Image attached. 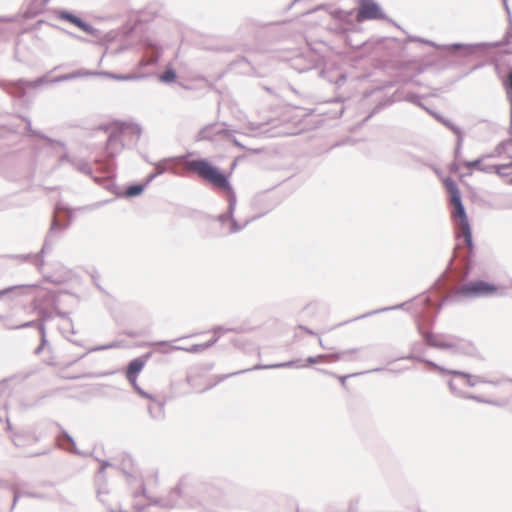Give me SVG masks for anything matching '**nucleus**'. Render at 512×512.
I'll return each mask as SVG.
<instances>
[{"label":"nucleus","instance_id":"obj_39","mask_svg":"<svg viewBox=\"0 0 512 512\" xmlns=\"http://www.w3.org/2000/svg\"><path fill=\"white\" fill-rule=\"evenodd\" d=\"M482 159L483 158H477L475 160H472V161H465L464 162V166H466L468 169H477L479 170V167H482Z\"/></svg>","mask_w":512,"mask_h":512},{"label":"nucleus","instance_id":"obj_23","mask_svg":"<svg viewBox=\"0 0 512 512\" xmlns=\"http://www.w3.org/2000/svg\"><path fill=\"white\" fill-rule=\"evenodd\" d=\"M415 159L416 157L406 150L398 149L395 151L394 163L397 165H409Z\"/></svg>","mask_w":512,"mask_h":512},{"label":"nucleus","instance_id":"obj_5","mask_svg":"<svg viewBox=\"0 0 512 512\" xmlns=\"http://www.w3.org/2000/svg\"><path fill=\"white\" fill-rule=\"evenodd\" d=\"M450 204L452 206L451 217L455 221L456 225V239L458 241H460V239H463L464 245L468 248V255L465 259V262L467 266H470L472 258L475 255V246L473 242L472 228L469 223L466 209L463 204L462 198L452 200L450 201Z\"/></svg>","mask_w":512,"mask_h":512},{"label":"nucleus","instance_id":"obj_26","mask_svg":"<svg viewBox=\"0 0 512 512\" xmlns=\"http://www.w3.org/2000/svg\"><path fill=\"white\" fill-rule=\"evenodd\" d=\"M405 101L407 102H410V103H413L415 105H417L418 107L422 108L423 110H425L429 115H430V112H435L434 110H432L431 108L427 107L422 101H421V96L416 94V93H408L405 98H404Z\"/></svg>","mask_w":512,"mask_h":512},{"label":"nucleus","instance_id":"obj_47","mask_svg":"<svg viewBox=\"0 0 512 512\" xmlns=\"http://www.w3.org/2000/svg\"><path fill=\"white\" fill-rule=\"evenodd\" d=\"M503 2V6H504V9L506 11L507 14H510L511 11H510V8H509V5H508V0H502Z\"/></svg>","mask_w":512,"mask_h":512},{"label":"nucleus","instance_id":"obj_28","mask_svg":"<svg viewBox=\"0 0 512 512\" xmlns=\"http://www.w3.org/2000/svg\"><path fill=\"white\" fill-rule=\"evenodd\" d=\"M512 54L511 50H504L498 53V55L494 58V66L497 74L501 73V64L508 65L506 61V56Z\"/></svg>","mask_w":512,"mask_h":512},{"label":"nucleus","instance_id":"obj_2","mask_svg":"<svg viewBox=\"0 0 512 512\" xmlns=\"http://www.w3.org/2000/svg\"><path fill=\"white\" fill-rule=\"evenodd\" d=\"M223 497L222 488L213 479H194L182 477L178 485L169 493V499L164 505L174 507L177 499L183 498L191 506L217 503Z\"/></svg>","mask_w":512,"mask_h":512},{"label":"nucleus","instance_id":"obj_36","mask_svg":"<svg viewBox=\"0 0 512 512\" xmlns=\"http://www.w3.org/2000/svg\"><path fill=\"white\" fill-rule=\"evenodd\" d=\"M142 127L136 122L130 121V136L135 135L138 139L141 137Z\"/></svg>","mask_w":512,"mask_h":512},{"label":"nucleus","instance_id":"obj_8","mask_svg":"<svg viewBox=\"0 0 512 512\" xmlns=\"http://www.w3.org/2000/svg\"><path fill=\"white\" fill-rule=\"evenodd\" d=\"M387 15L375 0H359V7L356 14L357 22L366 20H387Z\"/></svg>","mask_w":512,"mask_h":512},{"label":"nucleus","instance_id":"obj_3","mask_svg":"<svg viewBox=\"0 0 512 512\" xmlns=\"http://www.w3.org/2000/svg\"><path fill=\"white\" fill-rule=\"evenodd\" d=\"M289 66L300 74L315 70L318 76L326 78L337 87L344 85L347 79L345 73L338 72L336 77H334L332 75L333 71H326L323 68V57L311 49H306L291 57Z\"/></svg>","mask_w":512,"mask_h":512},{"label":"nucleus","instance_id":"obj_49","mask_svg":"<svg viewBox=\"0 0 512 512\" xmlns=\"http://www.w3.org/2000/svg\"><path fill=\"white\" fill-rule=\"evenodd\" d=\"M142 77H144V75H141V74H134V75H132V74H130L129 79L130 80H132V79H140Z\"/></svg>","mask_w":512,"mask_h":512},{"label":"nucleus","instance_id":"obj_35","mask_svg":"<svg viewBox=\"0 0 512 512\" xmlns=\"http://www.w3.org/2000/svg\"><path fill=\"white\" fill-rule=\"evenodd\" d=\"M130 385L134 388V390L142 397L150 400V399H153V395L144 391L137 383V379L135 380V382H130Z\"/></svg>","mask_w":512,"mask_h":512},{"label":"nucleus","instance_id":"obj_1","mask_svg":"<svg viewBox=\"0 0 512 512\" xmlns=\"http://www.w3.org/2000/svg\"><path fill=\"white\" fill-rule=\"evenodd\" d=\"M186 166L190 171L197 173L202 179L208 181L214 188L225 192L228 202L227 211L218 215L216 219L221 224H225L227 221H230V234L242 231L248 225L250 220H246L241 224L234 217L237 196L229 181V174H225L218 167L214 166L210 161L204 158L189 160L186 163Z\"/></svg>","mask_w":512,"mask_h":512},{"label":"nucleus","instance_id":"obj_7","mask_svg":"<svg viewBox=\"0 0 512 512\" xmlns=\"http://www.w3.org/2000/svg\"><path fill=\"white\" fill-rule=\"evenodd\" d=\"M511 42H512L511 31H506L502 40H500V41L491 42V43L482 42V43H474V44L452 43V44L443 45L442 49H445L452 53L462 51L463 55L468 56V55H473L477 51L482 50L486 47H490V48L500 47L503 45H508Z\"/></svg>","mask_w":512,"mask_h":512},{"label":"nucleus","instance_id":"obj_59","mask_svg":"<svg viewBox=\"0 0 512 512\" xmlns=\"http://www.w3.org/2000/svg\"><path fill=\"white\" fill-rule=\"evenodd\" d=\"M392 86V83H388L385 87H391Z\"/></svg>","mask_w":512,"mask_h":512},{"label":"nucleus","instance_id":"obj_55","mask_svg":"<svg viewBox=\"0 0 512 512\" xmlns=\"http://www.w3.org/2000/svg\"><path fill=\"white\" fill-rule=\"evenodd\" d=\"M319 343H320L321 347L325 348L324 343H322L321 339H319Z\"/></svg>","mask_w":512,"mask_h":512},{"label":"nucleus","instance_id":"obj_14","mask_svg":"<svg viewBox=\"0 0 512 512\" xmlns=\"http://www.w3.org/2000/svg\"><path fill=\"white\" fill-rule=\"evenodd\" d=\"M405 359L409 360H416L418 362L425 363L429 365L430 367L434 368L435 370L439 371L442 375H452L454 378H456V372H461L460 370H453V369H447L436 362L426 359L422 357L421 355L415 353V349H413V352L410 353L408 356L405 357ZM458 383V379H454Z\"/></svg>","mask_w":512,"mask_h":512},{"label":"nucleus","instance_id":"obj_17","mask_svg":"<svg viewBox=\"0 0 512 512\" xmlns=\"http://www.w3.org/2000/svg\"><path fill=\"white\" fill-rule=\"evenodd\" d=\"M448 386H449V389L451 390V392L456 396V397H459V398H462V399H471V400H474L478 403H484V404H488V401L489 399H486L482 396H479V395H475V394H471V393H467V392H464L462 391L459 387H458V384L455 380H449L448 381Z\"/></svg>","mask_w":512,"mask_h":512},{"label":"nucleus","instance_id":"obj_44","mask_svg":"<svg viewBox=\"0 0 512 512\" xmlns=\"http://www.w3.org/2000/svg\"><path fill=\"white\" fill-rule=\"evenodd\" d=\"M382 89H383V87L378 86V87L374 88L373 90H371L370 92H366L364 94V96L365 97H369V96H371V95H373L375 93H380L382 91Z\"/></svg>","mask_w":512,"mask_h":512},{"label":"nucleus","instance_id":"obj_18","mask_svg":"<svg viewBox=\"0 0 512 512\" xmlns=\"http://www.w3.org/2000/svg\"><path fill=\"white\" fill-rule=\"evenodd\" d=\"M165 404V399H159L153 396V399H150V403L148 404L147 407L150 416L155 420L163 419Z\"/></svg>","mask_w":512,"mask_h":512},{"label":"nucleus","instance_id":"obj_16","mask_svg":"<svg viewBox=\"0 0 512 512\" xmlns=\"http://www.w3.org/2000/svg\"><path fill=\"white\" fill-rule=\"evenodd\" d=\"M58 18L71 23L72 25L78 27L85 33L93 32V28L89 24L85 23L82 19H80L72 13H69L67 11H60L58 13Z\"/></svg>","mask_w":512,"mask_h":512},{"label":"nucleus","instance_id":"obj_57","mask_svg":"<svg viewBox=\"0 0 512 512\" xmlns=\"http://www.w3.org/2000/svg\"><path fill=\"white\" fill-rule=\"evenodd\" d=\"M479 67H480L479 65L474 66V67L472 68V71H473V70H476V69H477V68H479Z\"/></svg>","mask_w":512,"mask_h":512},{"label":"nucleus","instance_id":"obj_32","mask_svg":"<svg viewBox=\"0 0 512 512\" xmlns=\"http://www.w3.org/2000/svg\"><path fill=\"white\" fill-rule=\"evenodd\" d=\"M382 370H383L382 368H375V369H372V370H368L366 372L352 373V374H348V375H344V376H339V380L341 382L342 387H346V380L348 378L356 377V376L362 375L364 373L379 372V371H382Z\"/></svg>","mask_w":512,"mask_h":512},{"label":"nucleus","instance_id":"obj_41","mask_svg":"<svg viewBox=\"0 0 512 512\" xmlns=\"http://www.w3.org/2000/svg\"><path fill=\"white\" fill-rule=\"evenodd\" d=\"M408 40L410 42H422V43L430 45V46H436V44L433 41L426 40V39H423V38H420V37H416V36H409Z\"/></svg>","mask_w":512,"mask_h":512},{"label":"nucleus","instance_id":"obj_12","mask_svg":"<svg viewBox=\"0 0 512 512\" xmlns=\"http://www.w3.org/2000/svg\"><path fill=\"white\" fill-rule=\"evenodd\" d=\"M358 351H359V348H351V349L335 352V353H332L329 355L320 354L317 356H309L306 359V362H307V364H316V363L323 361L324 359H327V358L330 359L331 361H339L342 359L351 361V360L355 359V358L351 357V355L355 354Z\"/></svg>","mask_w":512,"mask_h":512},{"label":"nucleus","instance_id":"obj_43","mask_svg":"<svg viewBox=\"0 0 512 512\" xmlns=\"http://www.w3.org/2000/svg\"><path fill=\"white\" fill-rule=\"evenodd\" d=\"M41 335H42V337H41V345L38 347V349H37V353H39V352H40V350L43 348V346H44V345H45V343H46V339H45V331H44V328H43V327H41Z\"/></svg>","mask_w":512,"mask_h":512},{"label":"nucleus","instance_id":"obj_33","mask_svg":"<svg viewBox=\"0 0 512 512\" xmlns=\"http://www.w3.org/2000/svg\"><path fill=\"white\" fill-rule=\"evenodd\" d=\"M463 141H464V135H459L456 137V144H455V149H454L455 159H458L461 156Z\"/></svg>","mask_w":512,"mask_h":512},{"label":"nucleus","instance_id":"obj_37","mask_svg":"<svg viewBox=\"0 0 512 512\" xmlns=\"http://www.w3.org/2000/svg\"><path fill=\"white\" fill-rule=\"evenodd\" d=\"M394 100H387L385 102H379L372 110V112L367 116V119L371 118L375 113L382 110L385 106L391 105Z\"/></svg>","mask_w":512,"mask_h":512},{"label":"nucleus","instance_id":"obj_27","mask_svg":"<svg viewBox=\"0 0 512 512\" xmlns=\"http://www.w3.org/2000/svg\"><path fill=\"white\" fill-rule=\"evenodd\" d=\"M157 78L160 82L170 84L177 79V73L174 68L168 67L162 74L158 75Z\"/></svg>","mask_w":512,"mask_h":512},{"label":"nucleus","instance_id":"obj_31","mask_svg":"<svg viewBox=\"0 0 512 512\" xmlns=\"http://www.w3.org/2000/svg\"><path fill=\"white\" fill-rule=\"evenodd\" d=\"M495 174L506 177L512 174V164H496Z\"/></svg>","mask_w":512,"mask_h":512},{"label":"nucleus","instance_id":"obj_30","mask_svg":"<svg viewBox=\"0 0 512 512\" xmlns=\"http://www.w3.org/2000/svg\"><path fill=\"white\" fill-rule=\"evenodd\" d=\"M173 350H184L189 353H200L208 349V346L205 343L201 344H193L190 347H181V346H174L172 347Z\"/></svg>","mask_w":512,"mask_h":512},{"label":"nucleus","instance_id":"obj_15","mask_svg":"<svg viewBox=\"0 0 512 512\" xmlns=\"http://www.w3.org/2000/svg\"><path fill=\"white\" fill-rule=\"evenodd\" d=\"M152 354V351H149L137 358H134L133 360H130V382H135Z\"/></svg>","mask_w":512,"mask_h":512},{"label":"nucleus","instance_id":"obj_58","mask_svg":"<svg viewBox=\"0 0 512 512\" xmlns=\"http://www.w3.org/2000/svg\"><path fill=\"white\" fill-rule=\"evenodd\" d=\"M159 344H160V345H166V344H167V342L162 341V342H160Z\"/></svg>","mask_w":512,"mask_h":512},{"label":"nucleus","instance_id":"obj_10","mask_svg":"<svg viewBox=\"0 0 512 512\" xmlns=\"http://www.w3.org/2000/svg\"><path fill=\"white\" fill-rule=\"evenodd\" d=\"M224 134L226 137L237 147L244 148L237 138L235 137L233 131L220 127L218 124H211L199 131V139H208L213 140L216 135Z\"/></svg>","mask_w":512,"mask_h":512},{"label":"nucleus","instance_id":"obj_25","mask_svg":"<svg viewBox=\"0 0 512 512\" xmlns=\"http://www.w3.org/2000/svg\"><path fill=\"white\" fill-rule=\"evenodd\" d=\"M172 159H163L161 161H159L158 163L155 164V170L154 172L150 173L147 178H148V181H153L155 178H157L158 176L164 174L168 167H167V164L168 162H170Z\"/></svg>","mask_w":512,"mask_h":512},{"label":"nucleus","instance_id":"obj_6","mask_svg":"<svg viewBox=\"0 0 512 512\" xmlns=\"http://www.w3.org/2000/svg\"><path fill=\"white\" fill-rule=\"evenodd\" d=\"M498 287L495 284L489 283L485 280L478 279L472 280L462 284L454 293L453 297L475 299L486 297L495 294Z\"/></svg>","mask_w":512,"mask_h":512},{"label":"nucleus","instance_id":"obj_19","mask_svg":"<svg viewBox=\"0 0 512 512\" xmlns=\"http://www.w3.org/2000/svg\"><path fill=\"white\" fill-rule=\"evenodd\" d=\"M455 374H456V379L459 380L458 385L465 384L470 387H474L480 383H488V379H486L485 377L480 376V375H472L465 371L456 372Z\"/></svg>","mask_w":512,"mask_h":512},{"label":"nucleus","instance_id":"obj_40","mask_svg":"<svg viewBox=\"0 0 512 512\" xmlns=\"http://www.w3.org/2000/svg\"><path fill=\"white\" fill-rule=\"evenodd\" d=\"M150 330V323H147L145 326H143L140 331H131L130 330V333H129V336L130 337H134V336H138V335H144L146 333H148Z\"/></svg>","mask_w":512,"mask_h":512},{"label":"nucleus","instance_id":"obj_48","mask_svg":"<svg viewBox=\"0 0 512 512\" xmlns=\"http://www.w3.org/2000/svg\"><path fill=\"white\" fill-rule=\"evenodd\" d=\"M502 381L500 380H488V383L487 384H491L493 386H499L501 385Z\"/></svg>","mask_w":512,"mask_h":512},{"label":"nucleus","instance_id":"obj_42","mask_svg":"<svg viewBox=\"0 0 512 512\" xmlns=\"http://www.w3.org/2000/svg\"><path fill=\"white\" fill-rule=\"evenodd\" d=\"M479 171L485 173H495V165H482V167H479Z\"/></svg>","mask_w":512,"mask_h":512},{"label":"nucleus","instance_id":"obj_50","mask_svg":"<svg viewBox=\"0 0 512 512\" xmlns=\"http://www.w3.org/2000/svg\"><path fill=\"white\" fill-rule=\"evenodd\" d=\"M318 371H319V372H321V373H323V374H327V375L335 376V374H334V373H331V372H329V371H327V370H324V369H318Z\"/></svg>","mask_w":512,"mask_h":512},{"label":"nucleus","instance_id":"obj_29","mask_svg":"<svg viewBox=\"0 0 512 512\" xmlns=\"http://www.w3.org/2000/svg\"><path fill=\"white\" fill-rule=\"evenodd\" d=\"M151 183V181H148V178L146 177L145 181L142 183H134L130 184V198L131 197H137L143 193L145 188Z\"/></svg>","mask_w":512,"mask_h":512},{"label":"nucleus","instance_id":"obj_54","mask_svg":"<svg viewBox=\"0 0 512 512\" xmlns=\"http://www.w3.org/2000/svg\"><path fill=\"white\" fill-rule=\"evenodd\" d=\"M6 293V290L0 291V297Z\"/></svg>","mask_w":512,"mask_h":512},{"label":"nucleus","instance_id":"obj_24","mask_svg":"<svg viewBox=\"0 0 512 512\" xmlns=\"http://www.w3.org/2000/svg\"><path fill=\"white\" fill-rule=\"evenodd\" d=\"M408 304H409V302H403L401 304H397V305H393V306L384 307V308L376 309V310H373V311H369V312H367V313H365L363 315H360V316L354 318L353 320L367 318V317H370L372 315H376V314L383 313V312H386V311L397 310V309H406Z\"/></svg>","mask_w":512,"mask_h":512},{"label":"nucleus","instance_id":"obj_38","mask_svg":"<svg viewBox=\"0 0 512 512\" xmlns=\"http://www.w3.org/2000/svg\"><path fill=\"white\" fill-rule=\"evenodd\" d=\"M511 403V400L509 398L499 399V400H492L489 399L488 405H492L495 407H505L508 406Z\"/></svg>","mask_w":512,"mask_h":512},{"label":"nucleus","instance_id":"obj_21","mask_svg":"<svg viewBox=\"0 0 512 512\" xmlns=\"http://www.w3.org/2000/svg\"><path fill=\"white\" fill-rule=\"evenodd\" d=\"M445 188L449 194V201L457 200L459 198H462L460 189L456 183L455 180H453L451 177H447L444 180Z\"/></svg>","mask_w":512,"mask_h":512},{"label":"nucleus","instance_id":"obj_11","mask_svg":"<svg viewBox=\"0 0 512 512\" xmlns=\"http://www.w3.org/2000/svg\"><path fill=\"white\" fill-rule=\"evenodd\" d=\"M307 365L308 364H307L306 360L303 361L302 359L290 360V361L275 363V364H265V365L257 364L255 366H253L252 368L243 369V370H240V371H237L234 373H230V374L226 375L224 378H228L230 376L237 375L240 373H245V372L252 371V370L276 369V368H305V367H307Z\"/></svg>","mask_w":512,"mask_h":512},{"label":"nucleus","instance_id":"obj_20","mask_svg":"<svg viewBox=\"0 0 512 512\" xmlns=\"http://www.w3.org/2000/svg\"><path fill=\"white\" fill-rule=\"evenodd\" d=\"M430 115L436 119L439 123L443 124L446 128H448L450 131H452L455 136L464 135L463 130L455 125L451 120L445 118L443 115H441L438 112H430Z\"/></svg>","mask_w":512,"mask_h":512},{"label":"nucleus","instance_id":"obj_53","mask_svg":"<svg viewBox=\"0 0 512 512\" xmlns=\"http://www.w3.org/2000/svg\"><path fill=\"white\" fill-rule=\"evenodd\" d=\"M507 18H508V23H510V21H512V15H511V13H510V14H507Z\"/></svg>","mask_w":512,"mask_h":512},{"label":"nucleus","instance_id":"obj_46","mask_svg":"<svg viewBox=\"0 0 512 512\" xmlns=\"http://www.w3.org/2000/svg\"><path fill=\"white\" fill-rule=\"evenodd\" d=\"M299 328H300V329H302V330H304L306 333H308V334H310V335H315V332H314L313 330L309 329V328H308V327H306V326H302V325H300V326H299Z\"/></svg>","mask_w":512,"mask_h":512},{"label":"nucleus","instance_id":"obj_45","mask_svg":"<svg viewBox=\"0 0 512 512\" xmlns=\"http://www.w3.org/2000/svg\"><path fill=\"white\" fill-rule=\"evenodd\" d=\"M219 340V338H217L215 335L213 336V338H211L209 341L206 342L208 348L212 347L214 344L217 343V341Z\"/></svg>","mask_w":512,"mask_h":512},{"label":"nucleus","instance_id":"obj_51","mask_svg":"<svg viewBox=\"0 0 512 512\" xmlns=\"http://www.w3.org/2000/svg\"><path fill=\"white\" fill-rule=\"evenodd\" d=\"M504 149H505V146H500L499 148H498V146L496 147V151L498 152V154H500Z\"/></svg>","mask_w":512,"mask_h":512},{"label":"nucleus","instance_id":"obj_34","mask_svg":"<svg viewBox=\"0 0 512 512\" xmlns=\"http://www.w3.org/2000/svg\"><path fill=\"white\" fill-rule=\"evenodd\" d=\"M234 331L233 328H225L223 326H215L211 329V332L213 335H215L217 338H221L225 333Z\"/></svg>","mask_w":512,"mask_h":512},{"label":"nucleus","instance_id":"obj_52","mask_svg":"<svg viewBox=\"0 0 512 512\" xmlns=\"http://www.w3.org/2000/svg\"><path fill=\"white\" fill-rule=\"evenodd\" d=\"M507 31H512V21H510V23H508Z\"/></svg>","mask_w":512,"mask_h":512},{"label":"nucleus","instance_id":"obj_22","mask_svg":"<svg viewBox=\"0 0 512 512\" xmlns=\"http://www.w3.org/2000/svg\"><path fill=\"white\" fill-rule=\"evenodd\" d=\"M510 103V133L512 134V68L502 82Z\"/></svg>","mask_w":512,"mask_h":512},{"label":"nucleus","instance_id":"obj_4","mask_svg":"<svg viewBox=\"0 0 512 512\" xmlns=\"http://www.w3.org/2000/svg\"><path fill=\"white\" fill-rule=\"evenodd\" d=\"M418 331L429 347L450 350L454 354L468 356L476 353L475 345L469 340L455 335L434 334L433 332L424 331L420 323L418 324Z\"/></svg>","mask_w":512,"mask_h":512},{"label":"nucleus","instance_id":"obj_9","mask_svg":"<svg viewBox=\"0 0 512 512\" xmlns=\"http://www.w3.org/2000/svg\"><path fill=\"white\" fill-rule=\"evenodd\" d=\"M157 14L158 10L154 6H147L141 10L130 9V38L140 25L151 22Z\"/></svg>","mask_w":512,"mask_h":512},{"label":"nucleus","instance_id":"obj_56","mask_svg":"<svg viewBox=\"0 0 512 512\" xmlns=\"http://www.w3.org/2000/svg\"><path fill=\"white\" fill-rule=\"evenodd\" d=\"M313 10H307V11H304L302 12L303 14H307V13H311Z\"/></svg>","mask_w":512,"mask_h":512},{"label":"nucleus","instance_id":"obj_60","mask_svg":"<svg viewBox=\"0 0 512 512\" xmlns=\"http://www.w3.org/2000/svg\"><path fill=\"white\" fill-rule=\"evenodd\" d=\"M510 412L512 413V408L510 409Z\"/></svg>","mask_w":512,"mask_h":512},{"label":"nucleus","instance_id":"obj_13","mask_svg":"<svg viewBox=\"0 0 512 512\" xmlns=\"http://www.w3.org/2000/svg\"><path fill=\"white\" fill-rule=\"evenodd\" d=\"M145 46H146V51H145L144 55L142 56V58L139 60V65L141 67L155 65L161 56V51H160L159 46L150 40H147L145 42Z\"/></svg>","mask_w":512,"mask_h":512}]
</instances>
